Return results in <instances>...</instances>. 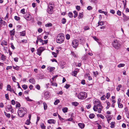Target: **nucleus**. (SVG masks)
Wrapping results in <instances>:
<instances>
[{
  "label": "nucleus",
  "instance_id": "1",
  "mask_svg": "<svg viewBox=\"0 0 129 129\" xmlns=\"http://www.w3.org/2000/svg\"><path fill=\"white\" fill-rule=\"evenodd\" d=\"M94 104L93 107L94 110L95 111H98V113H101L103 107L100 102L99 101H96Z\"/></svg>",
  "mask_w": 129,
  "mask_h": 129
},
{
  "label": "nucleus",
  "instance_id": "2",
  "mask_svg": "<svg viewBox=\"0 0 129 129\" xmlns=\"http://www.w3.org/2000/svg\"><path fill=\"white\" fill-rule=\"evenodd\" d=\"M64 39V35L63 33H60L58 35L56 38L57 43L61 44L63 43Z\"/></svg>",
  "mask_w": 129,
  "mask_h": 129
},
{
  "label": "nucleus",
  "instance_id": "3",
  "mask_svg": "<svg viewBox=\"0 0 129 129\" xmlns=\"http://www.w3.org/2000/svg\"><path fill=\"white\" fill-rule=\"evenodd\" d=\"M27 113L26 109L25 108L20 107L19 108L18 111V115L20 117L24 116V115Z\"/></svg>",
  "mask_w": 129,
  "mask_h": 129
},
{
  "label": "nucleus",
  "instance_id": "4",
  "mask_svg": "<svg viewBox=\"0 0 129 129\" xmlns=\"http://www.w3.org/2000/svg\"><path fill=\"white\" fill-rule=\"evenodd\" d=\"M54 6V3L52 2L49 3L48 6L47 11L49 14H52L53 12V7Z\"/></svg>",
  "mask_w": 129,
  "mask_h": 129
},
{
  "label": "nucleus",
  "instance_id": "5",
  "mask_svg": "<svg viewBox=\"0 0 129 129\" xmlns=\"http://www.w3.org/2000/svg\"><path fill=\"white\" fill-rule=\"evenodd\" d=\"M112 45L113 47L116 49H119L120 47V44L119 41L117 40H114L112 42Z\"/></svg>",
  "mask_w": 129,
  "mask_h": 129
},
{
  "label": "nucleus",
  "instance_id": "6",
  "mask_svg": "<svg viewBox=\"0 0 129 129\" xmlns=\"http://www.w3.org/2000/svg\"><path fill=\"white\" fill-rule=\"evenodd\" d=\"M87 96V93L85 92H81L78 94V96L79 99H85Z\"/></svg>",
  "mask_w": 129,
  "mask_h": 129
},
{
  "label": "nucleus",
  "instance_id": "7",
  "mask_svg": "<svg viewBox=\"0 0 129 129\" xmlns=\"http://www.w3.org/2000/svg\"><path fill=\"white\" fill-rule=\"evenodd\" d=\"M72 46L74 48H76L78 45V41L77 40H74L72 43Z\"/></svg>",
  "mask_w": 129,
  "mask_h": 129
},
{
  "label": "nucleus",
  "instance_id": "8",
  "mask_svg": "<svg viewBox=\"0 0 129 129\" xmlns=\"http://www.w3.org/2000/svg\"><path fill=\"white\" fill-rule=\"evenodd\" d=\"M44 50V48L43 47H40L38 48L37 50L38 55L40 56L42 52Z\"/></svg>",
  "mask_w": 129,
  "mask_h": 129
},
{
  "label": "nucleus",
  "instance_id": "9",
  "mask_svg": "<svg viewBox=\"0 0 129 129\" xmlns=\"http://www.w3.org/2000/svg\"><path fill=\"white\" fill-rule=\"evenodd\" d=\"M24 18L26 20H31L32 18L31 16L29 14L25 15L24 16Z\"/></svg>",
  "mask_w": 129,
  "mask_h": 129
},
{
  "label": "nucleus",
  "instance_id": "10",
  "mask_svg": "<svg viewBox=\"0 0 129 129\" xmlns=\"http://www.w3.org/2000/svg\"><path fill=\"white\" fill-rule=\"evenodd\" d=\"M49 92L48 91H45L44 93V98L45 99L47 100L49 98Z\"/></svg>",
  "mask_w": 129,
  "mask_h": 129
},
{
  "label": "nucleus",
  "instance_id": "11",
  "mask_svg": "<svg viewBox=\"0 0 129 129\" xmlns=\"http://www.w3.org/2000/svg\"><path fill=\"white\" fill-rule=\"evenodd\" d=\"M37 39L38 40V41L41 43L42 45H43L44 44V43H43V41L41 39L40 36H38L37 37Z\"/></svg>",
  "mask_w": 129,
  "mask_h": 129
},
{
  "label": "nucleus",
  "instance_id": "12",
  "mask_svg": "<svg viewBox=\"0 0 129 129\" xmlns=\"http://www.w3.org/2000/svg\"><path fill=\"white\" fill-rule=\"evenodd\" d=\"M48 122L49 124H55L56 121L53 119H50L48 120Z\"/></svg>",
  "mask_w": 129,
  "mask_h": 129
},
{
  "label": "nucleus",
  "instance_id": "13",
  "mask_svg": "<svg viewBox=\"0 0 129 129\" xmlns=\"http://www.w3.org/2000/svg\"><path fill=\"white\" fill-rule=\"evenodd\" d=\"M60 65L61 68L63 69L64 67V65L66 64V63L63 61H62L60 62Z\"/></svg>",
  "mask_w": 129,
  "mask_h": 129
},
{
  "label": "nucleus",
  "instance_id": "14",
  "mask_svg": "<svg viewBox=\"0 0 129 129\" xmlns=\"http://www.w3.org/2000/svg\"><path fill=\"white\" fill-rule=\"evenodd\" d=\"M78 125L79 127L81 128H84L85 126V124L82 123H79Z\"/></svg>",
  "mask_w": 129,
  "mask_h": 129
},
{
  "label": "nucleus",
  "instance_id": "15",
  "mask_svg": "<svg viewBox=\"0 0 129 129\" xmlns=\"http://www.w3.org/2000/svg\"><path fill=\"white\" fill-rule=\"evenodd\" d=\"M1 45L2 46H6L7 45V42L5 40L3 41L1 43Z\"/></svg>",
  "mask_w": 129,
  "mask_h": 129
},
{
  "label": "nucleus",
  "instance_id": "16",
  "mask_svg": "<svg viewBox=\"0 0 129 129\" xmlns=\"http://www.w3.org/2000/svg\"><path fill=\"white\" fill-rule=\"evenodd\" d=\"M1 55H2L1 59L3 61L5 60L6 58V56L4 55L3 54H1Z\"/></svg>",
  "mask_w": 129,
  "mask_h": 129
},
{
  "label": "nucleus",
  "instance_id": "17",
  "mask_svg": "<svg viewBox=\"0 0 129 129\" xmlns=\"http://www.w3.org/2000/svg\"><path fill=\"white\" fill-rule=\"evenodd\" d=\"M55 68L54 67H49L47 69L50 71L51 72L53 71L54 69Z\"/></svg>",
  "mask_w": 129,
  "mask_h": 129
},
{
  "label": "nucleus",
  "instance_id": "18",
  "mask_svg": "<svg viewBox=\"0 0 129 129\" xmlns=\"http://www.w3.org/2000/svg\"><path fill=\"white\" fill-rule=\"evenodd\" d=\"M29 81L30 83L33 84H35V79H30L29 80Z\"/></svg>",
  "mask_w": 129,
  "mask_h": 129
},
{
  "label": "nucleus",
  "instance_id": "19",
  "mask_svg": "<svg viewBox=\"0 0 129 129\" xmlns=\"http://www.w3.org/2000/svg\"><path fill=\"white\" fill-rule=\"evenodd\" d=\"M104 23L105 22L103 21H99L98 23V26L99 25H102L104 24Z\"/></svg>",
  "mask_w": 129,
  "mask_h": 129
},
{
  "label": "nucleus",
  "instance_id": "20",
  "mask_svg": "<svg viewBox=\"0 0 129 129\" xmlns=\"http://www.w3.org/2000/svg\"><path fill=\"white\" fill-rule=\"evenodd\" d=\"M4 114L6 116V117L8 118H10L11 116V115L9 113H8L5 112H4Z\"/></svg>",
  "mask_w": 129,
  "mask_h": 129
},
{
  "label": "nucleus",
  "instance_id": "21",
  "mask_svg": "<svg viewBox=\"0 0 129 129\" xmlns=\"http://www.w3.org/2000/svg\"><path fill=\"white\" fill-rule=\"evenodd\" d=\"M68 108L67 107H65L62 109L63 112L64 113H66L67 112Z\"/></svg>",
  "mask_w": 129,
  "mask_h": 129
},
{
  "label": "nucleus",
  "instance_id": "22",
  "mask_svg": "<svg viewBox=\"0 0 129 129\" xmlns=\"http://www.w3.org/2000/svg\"><path fill=\"white\" fill-rule=\"evenodd\" d=\"M15 31L14 29L10 31V35L11 36H14L15 34Z\"/></svg>",
  "mask_w": 129,
  "mask_h": 129
},
{
  "label": "nucleus",
  "instance_id": "23",
  "mask_svg": "<svg viewBox=\"0 0 129 129\" xmlns=\"http://www.w3.org/2000/svg\"><path fill=\"white\" fill-rule=\"evenodd\" d=\"M125 64L124 63H121L118 64L117 66L118 67L120 68L124 67Z\"/></svg>",
  "mask_w": 129,
  "mask_h": 129
},
{
  "label": "nucleus",
  "instance_id": "24",
  "mask_svg": "<svg viewBox=\"0 0 129 129\" xmlns=\"http://www.w3.org/2000/svg\"><path fill=\"white\" fill-rule=\"evenodd\" d=\"M7 90L9 91H12L11 90V86L10 85H8L7 86Z\"/></svg>",
  "mask_w": 129,
  "mask_h": 129
},
{
  "label": "nucleus",
  "instance_id": "25",
  "mask_svg": "<svg viewBox=\"0 0 129 129\" xmlns=\"http://www.w3.org/2000/svg\"><path fill=\"white\" fill-rule=\"evenodd\" d=\"M43 104L44 105V109L45 110H46L47 109V104L45 102L43 103Z\"/></svg>",
  "mask_w": 129,
  "mask_h": 129
},
{
  "label": "nucleus",
  "instance_id": "26",
  "mask_svg": "<svg viewBox=\"0 0 129 129\" xmlns=\"http://www.w3.org/2000/svg\"><path fill=\"white\" fill-rule=\"evenodd\" d=\"M25 34V31L21 32L20 33V35L21 36H24Z\"/></svg>",
  "mask_w": 129,
  "mask_h": 129
},
{
  "label": "nucleus",
  "instance_id": "27",
  "mask_svg": "<svg viewBox=\"0 0 129 129\" xmlns=\"http://www.w3.org/2000/svg\"><path fill=\"white\" fill-rule=\"evenodd\" d=\"M72 104L74 106H76L79 105V103L77 102H72Z\"/></svg>",
  "mask_w": 129,
  "mask_h": 129
},
{
  "label": "nucleus",
  "instance_id": "28",
  "mask_svg": "<svg viewBox=\"0 0 129 129\" xmlns=\"http://www.w3.org/2000/svg\"><path fill=\"white\" fill-rule=\"evenodd\" d=\"M94 116L93 114H91L89 115V118L91 119L93 118L94 117Z\"/></svg>",
  "mask_w": 129,
  "mask_h": 129
},
{
  "label": "nucleus",
  "instance_id": "29",
  "mask_svg": "<svg viewBox=\"0 0 129 129\" xmlns=\"http://www.w3.org/2000/svg\"><path fill=\"white\" fill-rule=\"evenodd\" d=\"M83 16V14L82 13H80L78 16V18H79L80 19L81 18H82Z\"/></svg>",
  "mask_w": 129,
  "mask_h": 129
},
{
  "label": "nucleus",
  "instance_id": "30",
  "mask_svg": "<svg viewBox=\"0 0 129 129\" xmlns=\"http://www.w3.org/2000/svg\"><path fill=\"white\" fill-rule=\"evenodd\" d=\"M16 108H17V107L19 108L20 107L21 105H20V103H19L17 102H16Z\"/></svg>",
  "mask_w": 129,
  "mask_h": 129
},
{
  "label": "nucleus",
  "instance_id": "31",
  "mask_svg": "<svg viewBox=\"0 0 129 129\" xmlns=\"http://www.w3.org/2000/svg\"><path fill=\"white\" fill-rule=\"evenodd\" d=\"M5 22L3 21L0 18V24H3L4 25H5Z\"/></svg>",
  "mask_w": 129,
  "mask_h": 129
},
{
  "label": "nucleus",
  "instance_id": "32",
  "mask_svg": "<svg viewBox=\"0 0 129 129\" xmlns=\"http://www.w3.org/2000/svg\"><path fill=\"white\" fill-rule=\"evenodd\" d=\"M115 123L114 122H111V123L110 127L112 128H114V127Z\"/></svg>",
  "mask_w": 129,
  "mask_h": 129
},
{
  "label": "nucleus",
  "instance_id": "33",
  "mask_svg": "<svg viewBox=\"0 0 129 129\" xmlns=\"http://www.w3.org/2000/svg\"><path fill=\"white\" fill-rule=\"evenodd\" d=\"M73 13L74 14V17L75 18L78 15V13L76 11H74Z\"/></svg>",
  "mask_w": 129,
  "mask_h": 129
},
{
  "label": "nucleus",
  "instance_id": "34",
  "mask_svg": "<svg viewBox=\"0 0 129 129\" xmlns=\"http://www.w3.org/2000/svg\"><path fill=\"white\" fill-rule=\"evenodd\" d=\"M59 102H60V101L59 100H57L54 102V104L55 105H56Z\"/></svg>",
  "mask_w": 129,
  "mask_h": 129
},
{
  "label": "nucleus",
  "instance_id": "35",
  "mask_svg": "<svg viewBox=\"0 0 129 129\" xmlns=\"http://www.w3.org/2000/svg\"><path fill=\"white\" fill-rule=\"evenodd\" d=\"M66 19L64 18H63L62 20L61 23H62L64 24L66 23Z\"/></svg>",
  "mask_w": 129,
  "mask_h": 129
},
{
  "label": "nucleus",
  "instance_id": "36",
  "mask_svg": "<svg viewBox=\"0 0 129 129\" xmlns=\"http://www.w3.org/2000/svg\"><path fill=\"white\" fill-rule=\"evenodd\" d=\"M69 16L70 18H72L73 17V13L71 12H69Z\"/></svg>",
  "mask_w": 129,
  "mask_h": 129
},
{
  "label": "nucleus",
  "instance_id": "37",
  "mask_svg": "<svg viewBox=\"0 0 129 129\" xmlns=\"http://www.w3.org/2000/svg\"><path fill=\"white\" fill-rule=\"evenodd\" d=\"M51 83L52 85L54 86H55L56 87L57 86V84L56 83H54L52 82H51Z\"/></svg>",
  "mask_w": 129,
  "mask_h": 129
},
{
  "label": "nucleus",
  "instance_id": "38",
  "mask_svg": "<svg viewBox=\"0 0 129 129\" xmlns=\"http://www.w3.org/2000/svg\"><path fill=\"white\" fill-rule=\"evenodd\" d=\"M41 128L42 129H44L45 128V126L44 125V124L42 123L40 125Z\"/></svg>",
  "mask_w": 129,
  "mask_h": 129
},
{
  "label": "nucleus",
  "instance_id": "39",
  "mask_svg": "<svg viewBox=\"0 0 129 129\" xmlns=\"http://www.w3.org/2000/svg\"><path fill=\"white\" fill-rule=\"evenodd\" d=\"M22 87L24 89H26L27 88V86L26 85H24L22 86Z\"/></svg>",
  "mask_w": 129,
  "mask_h": 129
},
{
  "label": "nucleus",
  "instance_id": "40",
  "mask_svg": "<svg viewBox=\"0 0 129 129\" xmlns=\"http://www.w3.org/2000/svg\"><path fill=\"white\" fill-rule=\"evenodd\" d=\"M121 87V84H119L118 86V87L116 88L117 90L118 91H119L120 89V88Z\"/></svg>",
  "mask_w": 129,
  "mask_h": 129
},
{
  "label": "nucleus",
  "instance_id": "41",
  "mask_svg": "<svg viewBox=\"0 0 129 129\" xmlns=\"http://www.w3.org/2000/svg\"><path fill=\"white\" fill-rule=\"evenodd\" d=\"M77 72L76 71H74L72 73V75H73V76H76V75H77Z\"/></svg>",
  "mask_w": 129,
  "mask_h": 129
},
{
  "label": "nucleus",
  "instance_id": "42",
  "mask_svg": "<svg viewBox=\"0 0 129 129\" xmlns=\"http://www.w3.org/2000/svg\"><path fill=\"white\" fill-rule=\"evenodd\" d=\"M13 68L14 69L17 70H19V67L17 66H13Z\"/></svg>",
  "mask_w": 129,
  "mask_h": 129
},
{
  "label": "nucleus",
  "instance_id": "43",
  "mask_svg": "<svg viewBox=\"0 0 129 129\" xmlns=\"http://www.w3.org/2000/svg\"><path fill=\"white\" fill-rule=\"evenodd\" d=\"M110 96V94L109 93H108L107 94V95L106 96L107 99H108L109 97Z\"/></svg>",
  "mask_w": 129,
  "mask_h": 129
},
{
  "label": "nucleus",
  "instance_id": "44",
  "mask_svg": "<svg viewBox=\"0 0 129 129\" xmlns=\"http://www.w3.org/2000/svg\"><path fill=\"white\" fill-rule=\"evenodd\" d=\"M52 26V24L51 23H47L45 25L46 27L51 26Z\"/></svg>",
  "mask_w": 129,
  "mask_h": 129
},
{
  "label": "nucleus",
  "instance_id": "45",
  "mask_svg": "<svg viewBox=\"0 0 129 129\" xmlns=\"http://www.w3.org/2000/svg\"><path fill=\"white\" fill-rule=\"evenodd\" d=\"M118 106L119 108H122L123 107V106L122 104L121 103H119L118 104Z\"/></svg>",
  "mask_w": 129,
  "mask_h": 129
},
{
  "label": "nucleus",
  "instance_id": "46",
  "mask_svg": "<svg viewBox=\"0 0 129 129\" xmlns=\"http://www.w3.org/2000/svg\"><path fill=\"white\" fill-rule=\"evenodd\" d=\"M66 37L67 39V40H69L70 38V36L68 34H67L66 35Z\"/></svg>",
  "mask_w": 129,
  "mask_h": 129
},
{
  "label": "nucleus",
  "instance_id": "47",
  "mask_svg": "<svg viewBox=\"0 0 129 129\" xmlns=\"http://www.w3.org/2000/svg\"><path fill=\"white\" fill-rule=\"evenodd\" d=\"M52 54L53 55H54V56L55 57H57V54L56 53L54 52H52Z\"/></svg>",
  "mask_w": 129,
  "mask_h": 129
},
{
  "label": "nucleus",
  "instance_id": "48",
  "mask_svg": "<svg viewBox=\"0 0 129 129\" xmlns=\"http://www.w3.org/2000/svg\"><path fill=\"white\" fill-rule=\"evenodd\" d=\"M89 26H85L84 28V29L85 30H88L89 29Z\"/></svg>",
  "mask_w": 129,
  "mask_h": 129
},
{
  "label": "nucleus",
  "instance_id": "49",
  "mask_svg": "<svg viewBox=\"0 0 129 129\" xmlns=\"http://www.w3.org/2000/svg\"><path fill=\"white\" fill-rule=\"evenodd\" d=\"M36 88L38 90L40 89V86L39 84H37L36 86Z\"/></svg>",
  "mask_w": 129,
  "mask_h": 129
},
{
  "label": "nucleus",
  "instance_id": "50",
  "mask_svg": "<svg viewBox=\"0 0 129 129\" xmlns=\"http://www.w3.org/2000/svg\"><path fill=\"white\" fill-rule=\"evenodd\" d=\"M87 10H92L93 9V8L91 6H88L87 7Z\"/></svg>",
  "mask_w": 129,
  "mask_h": 129
},
{
  "label": "nucleus",
  "instance_id": "51",
  "mask_svg": "<svg viewBox=\"0 0 129 129\" xmlns=\"http://www.w3.org/2000/svg\"><path fill=\"white\" fill-rule=\"evenodd\" d=\"M30 122V120L29 119H27L26 122V124L27 125H29Z\"/></svg>",
  "mask_w": 129,
  "mask_h": 129
},
{
  "label": "nucleus",
  "instance_id": "52",
  "mask_svg": "<svg viewBox=\"0 0 129 129\" xmlns=\"http://www.w3.org/2000/svg\"><path fill=\"white\" fill-rule=\"evenodd\" d=\"M21 13L23 14L25 13V9H22L21 11Z\"/></svg>",
  "mask_w": 129,
  "mask_h": 129
},
{
  "label": "nucleus",
  "instance_id": "53",
  "mask_svg": "<svg viewBox=\"0 0 129 129\" xmlns=\"http://www.w3.org/2000/svg\"><path fill=\"white\" fill-rule=\"evenodd\" d=\"M15 19L17 20H18L20 19V17L17 16H15L14 17Z\"/></svg>",
  "mask_w": 129,
  "mask_h": 129
},
{
  "label": "nucleus",
  "instance_id": "54",
  "mask_svg": "<svg viewBox=\"0 0 129 129\" xmlns=\"http://www.w3.org/2000/svg\"><path fill=\"white\" fill-rule=\"evenodd\" d=\"M70 85L69 84H67L64 86V87L66 88L67 89H68L70 87Z\"/></svg>",
  "mask_w": 129,
  "mask_h": 129
},
{
  "label": "nucleus",
  "instance_id": "55",
  "mask_svg": "<svg viewBox=\"0 0 129 129\" xmlns=\"http://www.w3.org/2000/svg\"><path fill=\"white\" fill-rule=\"evenodd\" d=\"M81 83L83 85H84L85 84V80H82L81 82Z\"/></svg>",
  "mask_w": 129,
  "mask_h": 129
},
{
  "label": "nucleus",
  "instance_id": "56",
  "mask_svg": "<svg viewBox=\"0 0 129 129\" xmlns=\"http://www.w3.org/2000/svg\"><path fill=\"white\" fill-rule=\"evenodd\" d=\"M25 99L27 101H33L32 100H31L30 99H29L28 97L26 98Z\"/></svg>",
  "mask_w": 129,
  "mask_h": 129
},
{
  "label": "nucleus",
  "instance_id": "57",
  "mask_svg": "<svg viewBox=\"0 0 129 129\" xmlns=\"http://www.w3.org/2000/svg\"><path fill=\"white\" fill-rule=\"evenodd\" d=\"M11 45V47L14 50L15 49V47L13 45V44L12 43H11L10 44Z\"/></svg>",
  "mask_w": 129,
  "mask_h": 129
},
{
  "label": "nucleus",
  "instance_id": "58",
  "mask_svg": "<svg viewBox=\"0 0 129 129\" xmlns=\"http://www.w3.org/2000/svg\"><path fill=\"white\" fill-rule=\"evenodd\" d=\"M121 12L119 11L118 10L117 12V14L119 16L121 15Z\"/></svg>",
  "mask_w": 129,
  "mask_h": 129
},
{
  "label": "nucleus",
  "instance_id": "59",
  "mask_svg": "<svg viewBox=\"0 0 129 129\" xmlns=\"http://www.w3.org/2000/svg\"><path fill=\"white\" fill-rule=\"evenodd\" d=\"M93 73L94 75H95V76H96L98 74V72L97 71H96L95 72H93Z\"/></svg>",
  "mask_w": 129,
  "mask_h": 129
},
{
  "label": "nucleus",
  "instance_id": "60",
  "mask_svg": "<svg viewBox=\"0 0 129 129\" xmlns=\"http://www.w3.org/2000/svg\"><path fill=\"white\" fill-rule=\"evenodd\" d=\"M5 96L7 100H9V95L8 94H6L5 95Z\"/></svg>",
  "mask_w": 129,
  "mask_h": 129
},
{
  "label": "nucleus",
  "instance_id": "61",
  "mask_svg": "<svg viewBox=\"0 0 129 129\" xmlns=\"http://www.w3.org/2000/svg\"><path fill=\"white\" fill-rule=\"evenodd\" d=\"M93 38L96 41H97V42H98V41L99 40L95 37H93Z\"/></svg>",
  "mask_w": 129,
  "mask_h": 129
},
{
  "label": "nucleus",
  "instance_id": "62",
  "mask_svg": "<svg viewBox=\"0 0 129 129\" xmlns=\"http://www.w3.org/2000/svg\"><path fill=\"white\" fill-rule=\"evenodd\" d=\"M106 97L104 95L101 98V99L102 100H104L105 99Z\"/></svg>",
  "mask_w": 129,
  "mask_h": 129
},
{
  "label": "nucleus",
  "instance_id": "63",
  "mask_svg": "<svg viewBox=\"0 0 129 129\" xmlns=\"http://www.w3.org/2000/svg\"><path fill=\"white\" fill-rule=\"evenodd\" d=\"M121 118V116L120 115H119L117 117V119L118 120H119Z\"/></svg>",
  "mask_w": 129,
  "mask_h": 129
},
{
  "label": "nucleus",
  "instance_id": "64",
  "mask_svg": "<svg viewBox=\"0 0 129 129\" xmlns=\"http://www.w3.org/2000/svg\"><path fill=\"white\" fill-rule=\"evenodd\" d=\"M11 103L13 105H14L15 104V102L14 100H12L11 101Z\"/></svg>",
  "mask_w": 129,
  "mask_h": 129
}]
</instances>
